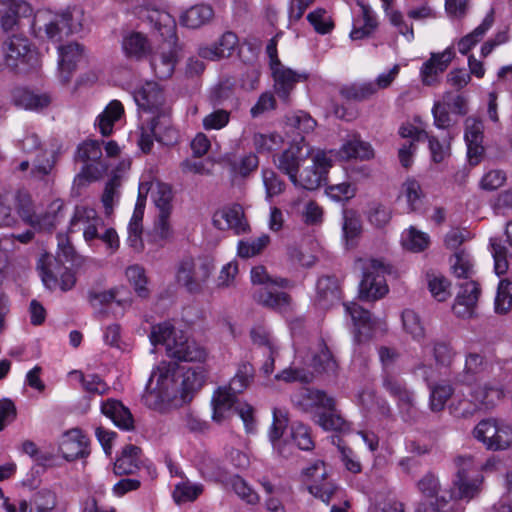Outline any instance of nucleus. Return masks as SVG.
Returning <instances> with one entry per match:
<instances>
[{
  "label": "nucleus",
  "instance_id": "obj_1",
  "mask_svg": "<svg viewBox=\"0 0 512 512\" xmlns=\"http://www.w3.org/2000/svg\"><path fill=\"white\" fill-rule=\"evenodd\" d=\"M206 379L203 367L181 373L176 363L161 362L152 372L143 401L150 409L167 412L191 401Z\"/></svg>",
  "mask_w": 512,
  "mask_h": 512
},
{
  "label": "nucleus",
  "instance_id": "obj_2",
  "mask_svg": "<svg viewBox=\"0 0 512 512\" xmlns=\"http://www.w3.org/2000/svg\"><path fill=\"white\" fill-rule=\"evenodd\" d=\"M152 345H164L168 357L185 362H204L207 352L196 341L189 339L182 330H176L169 322L152 326L150 333Z\"/></svg>",
  "mask_w": 512,
  "mask_h": 512
},
{
  "label": "nucleus",
  "instance_id": "obj_3",
  "mask_svg": "<svg viewBox=\"0 0 512 512\" xmlns=\"http://www.w3.org/2000/svg\"><path fill=\"white\" fill-rule=\"evenodd\" d=\"M251 281L253 284L266 285L254 293V299L260 305L278 310L285 311L291 303V297L281 291L270 288L269 285L286 288L289 287L290 281L286 278L273 279L262 265L255 266L251 270Z\"/></svg>",
  "mask_w": 512,
  "mask_h": 512
},
{
  "label": "nucleus",
  "instance_id": "obj_4",
  "mask_svg": "<svg viewBox=\"0 0 512 512\" xmlns=\"http://www.w3.org/2000/svg\"><path fill=\"white\" fill-rule=\"evenodd\" d=\"M356 268L360 269L363 278L359 285V297L366 301H375L382 298L388 292L385 283V275L390 272V267L379 259H358Z\"/></svg>",
  "mask_w": 512,
  "mask_h": 512
},
{
  "label": "nucleus",
  "instance_id": "obj_5",
  "mask_svg": "<svg viewBox=\"0 0 512 512\" xmlns=\"http://www.w3.org/2000/svg\"><path fill=\"white\" fill-rule=\"evenodd\" d=\"M76 159L83 163L81 171L73 182L74 186L78 188L100 179L109 167V164L102 158L101 143L96 140L81 143L77 148Z\"/></svg>",
  "mask_w": 512,
  "mask_h": 512
},
{
  "label": "nucleus",
  "instance_id": "obj_6",
  "mask_svg": "<svg viewBox=\"0 0 512 512\" xmlns=\"http://www.w3.org/2000/svg\"><path fill=\"white\" fill-rule=\"evenodd\" d=\"M134 100L142 113L161 121L167 129L170 125V107L166 105L162 88L156 82H146L134 92Z\"/></svg>",
  "mask_w": 512,
  "mask_h": 512
},
{
  "label": "nucleus",
  "instance_id": "obj_7",
  "mask_svg": "<svg viewBox=\"0 0 512 512\" xmlns=\"http://www.w3.org/2000/svg\"><path fill=\"white\" fill-rule=\"evenodd\" d=\"M30 195L22 190L0 193V227H14L20 218L25 224L31 222Z\"/></svg>",
  "mask_w": 512,
  "mask_h": 512
},
{
  "label": "nucleus",
  "instance_id": "obj_8",
  "mask_svg": "<svg viewBox=\"0 0 512 512\" xmlns=\"http://www.w3.org/2000/svg\"><path fill=\"white\" fill-rule=\"evenodd\" d=\"M213 270L210 261L204 258H185L177 268L176 280L190 293H199Z\"/></svg>",
  "mask_w": 512,
  "mask_h": 512
},
{
  "label": "nucleus",
  "instance_id": "obj_9",
  "mask_svg": "<svg viewBox=\"0 0 512 512\" xmlns=\"http://www.w3.org/2000/svg\"><path fill=\"white\" fill-rule=\"evenodd\" d=\"M473 434L489 450H505L512 445V426L496 419L480 421Z\"/></svg>",
  "mask_w": 512,
  "mask_h": 512
},
{
  "label": "nucleus",
  "instance_id": "obj_10",
  "mask_svg": "<svg viewBox=\"0 0 512 512\" xmlns=\"http://www.w3.org/2000/svg\"><path fill=\"white\" fill-rule=\"evenodd\" d=\"M304 475L311 480L308 491L322 502L329 504L333 498L342 493L340 488L328 480L325 465L322 461H316L304 470Z\"/></svg>",
  "mask_w": 512,
  "mask_h": 512
},
{
  "label": "nucleus",
  "instance_id": "obj_11",
  "mask_svg": "<svg viewBox=\"0 0 512 512\" xmlns=\"http://www.w3.org/2000/svg\"><path fill=\"white\" fill-rule=\"evenodd\" d=\"M311 149L306 145L304 137L293 143L274 160L277 168L288 175L292 183H296L297 174L302 163L310 156Z\"/></svg>",
  "mask_w": 512,
  "mask_h": 512
},
{
  "label": "nucleus",
  "instance_id": "obj_12",
  "mask_svg": "<svg viewBox=\"0 0 512 512\" xmlns=\"http://www.w3.org/2000/svg\"><path fill=\"white\" fill-rule=\"evenodd\" d=\"M32 27L38 37L53 42H60L65 36H68L61 14L49 9H41L36 12Z\"/></svg>",
  "mask_w": 512,
  "mask_h": 512
},
{
  "label": "nucleus",
  "instance_id": "obj_13",
  "mask_svg": "<svg viewBox=\"0 0 512 512\" xmlns=\"http://www.w3.org/2000/svg\"><path fill=\"white\" fill-rule=\"evenodd\" d=\"M270 69L275 94L282 102L289 104L291 93L295 89L296 84L306 80V76L286 67L279 59L272 61Z\"/></svg>",
  "mask_w": 512,
  "mask_h": 512
},
{
  "label": "nucleus",
  "instance_id": "obj_14",
  "mask_svg": "<svg viewBox=\"0 0 512 512\" xmlns=\"http://www.w3.org/2000/svg\"><path fill=\"white\" fill-rule=\"evenodd\" d=\"M505 385L497 378L479 381L471 389L470 396L483 410L495 408L505 398Z\"/></svg>",
  "mask_w": 512,
  "mask_h": 512
},
{
  "label": "nucleus",
  "instance_id": "obj_15",
  "mask_svg": "<svg viewBox=\"0 0 512 512\" xmlns=\"http://www.w3.org/2000/svg\"><path fill=\"white\" fill-rule=\"evenodd\" d=\"M506 240L492 237L489 240V250L494 260V271L498 276L507 273L512 263V219L505 227Z\"/></svg>",
  "mask_w": 512,
  "mask_h": 512
},
{
  "label": "nucleus",
  "instance_id": "obj_16",
  "mask_svg": "<svg viewBox=\"0 0 512 512\" xmlns=\"http://www.w3.org/2000/svg\"><path fill=\"white\" fill-rule=\"evenodd\" d=\"M312 162L311 167H307L299 175L297 174V181L293 183L295 186L315 190L321 185L325 174L331 167V159L324 151H317L312 157Z\"/></svg>",
  "mask_w": 512,
  "mask_h": 512
},
{
  "label": "nucleus",
  "instance_id": "obj_17",
  "mask_svg": "<svg viewBox=\"0 0 512 512\" xmlns=\"http://www.w3.org/2000/svg\"><path fill=\"white\" fill-rule=\"evenodd\" d=\"M103 226L102 219L93 208L77 206L70 220V232H83L84 239L90 242L98 237V228Z\"/></svg>",
  "mask_w": 512,
  "mask_h": 512
},
{
  "label": "nucleus",
  "instance_id": "obj_18",
  "mask_svg": "<svg viewBox=\"0 0 512 512\" xmlns=\"http://www.w3.org/2000/svg\"><path fill=\"white\" fill-rule=\"evenodd\" d=\"M455 57L453 48L448 47L439 53H431L420 69V78L425 86H434L439 83L440 75L448 68Z\"/></svg>",
  "mask_w": 512,
  "mask_h": 512
},
{
  "label": "nucleus",
  "instance_id": "obj_19",
  "mask_svg": "<svg viewBox=\"0 0 512 512\" xmlns=\"http://www.w3.org/2000/svg\"><path fill=\"white\" fill-rule=\"evenodd\" d=\"M30 218L27 222L32 229L36 231L51 232L64 217V202L61 199H55L47 207L43 214H37L34 208L32 198L30 197Z\"/></svg>",
  "mask_w": 512,
  "mask_h": 512
},
{
  "label": "nucleus",
  "instance_id": "obj_20",
  "mask_svg": "<svg viewBox=\"0 0 512 512\" xmlns=\"http://www.w3.org/2000/svg\"><path fill=\"white\" fill-rule=\"evenodd\" d=\"M213 225L219 230H234L236 234L245 233L248 223L240 204H230L217 210L213 215Z\"/></svg>",
  "mask_w": 512,
  "mask_h": 512
},
{
  "label": "nucleus",
  "instance_id": "obj_21",
  "mask_svg": "<svg viewBox=\"0 0 512 512\" xmlns=\"http://www.w3.org/2000/svg\"><path fill=\"white\" fill-rule=\"evenodd\" d=\"M481 290L477 282L467 280L459 285L453 312L461 318L471 317L476 309Z\"/></svg>",
  "mask_w": 512,
  "mask_h": 512
},
{
  "label": "nucleus",
  "instance_id": "obj_22",
  "mask_svg": "<svg viewBox=\"0 0 512 512\" xmlns=\"http://www.w3.org/2000/svg\"><path fill=\"white\" fill-rule=\"evenodd\" d=\"M293 403L304 412H311L314 409L332 408L334 398L323 390L312 388H301L292 396Z\"/></svg>",
  "mask_w": 512,
  "mask_h": 512
},
{
  "label": "nucleus",
  "instance_id": "obj_23",
  "mask_svg": "<svg viewBox=\"0 0 512 512\" xmlns=\"http://www.w3.org/2000/svg\"><path fill=\"white\" fill-rule=\"evenodd\" d=\"M238 45V37L235 33L227 31L211 45L200 46L198 55L202 59L218 61L232 55Z\"/></svg>",
  "mask_w": 512,
  "mask_h": 512
},
{
  "label": "nucleus",
  "instance_id": "obj_24",
  "mask_svg": "<svg viewBox=\"0 0 512 512\" xmlns=\"http://www.w3.org/2000/svg\"><path fill=\"white\" fill-rule=\"evenodd\" d=\"M89 440L80 429L66 432L60 443V451L67 461L84 458L89 454Z\"/></svg>",
  "mask_w": 512,
  "mask_h": 512
},
{
  "label": "nucleus",
  "instance_id": "obj_25",
  "mask_svg": "<svg viewBox=\"0 0 512 512\" xmlns=\"http://www.w3.org/2000/svg\"><path fill=\"white\" fill-rule=\"evenodd\" d=\"M346 313L351 317L354 325V337L357 342H363L372 336L374 322L368 310L363 309L357 303L344 304Z\"/></svg>",
  "mask_w": 512,
  "mask_h": 512
},
{
  "label": "nucleus",
  "instance_id": "obj_26",
  "mask_svg": "<svg viewBox=\"0 0 512 512\" xmlns=\"http://www.w3.org/2000/svg\"><path fill=\"white\" fill-rule=\"evenodd\" d=\"M59 52V75L63 83L69 82L76 63L83 55V47L76 42H71L58 47Z\"/></svg>",
  "mask_w": 512,
  "mask_h": 512
},
{
  "label": "nucleus",
  "instance_id": "obj_27",
  "mask_svg": "<svg viewBox=\"0 0 512 512\" xmlns=\"http://www.w3.org/2000/svg\"><path fill=\"white\" fill-rule=\"evenodd\" d=\"M176 64V51L171 43L160 47V50L151 58V68L159 79H168L172 76Z\"/></svg>",
  "mask_w": 512,
  "mask_h": 512
},
{
  "label": "nucleus",
  "instance_id": "obj_28",
  "mask_svg": "<svg viewBox=\"0 0 512 512\" xmlns=\"http://www.w3.org/2000/svg\"><path fill=\"white\" fill-rule=\"evenodd\" d=\"M5 59L9 67H17L19 63L28 62L33 53L30 50L29 41L20 36H13L5 42Z\"/></svg>",
  "mask_w": 512,
  "mask_h": 512
},
{
  "label": "nucleus",
  "instance_id": "obj_29",
  "mask_svg": "<svg viewBox=\"0 0 512 512\" xmlns=\"http://www.w3.org/2000/svg\"><path fill=\"white\" fill-rule=\"evenodd\" d=\"M483 476L480 474L475 477H465L453 479L450 488V496L455 500H464L466 502L478 497L482 490Z\"/></svg>",
  "mask_w": 512,
  "mask_h": 512
},
{
  "label": "nucleus",
  "instance_id": "obj_30",
  "mask_svg": "<svg viewBox=\"0 0 512 512\" xmlns=\"http://www.w3.org/2000/svg\"><path fill=\"white\" fill-rule=\"evenodd\" d=\"M101 412L121 429L132 430L134 428V419L130 410L118 400L108 399L103 402Z\"/></svg>",
  "mask_w": 512,
  "mask_h": 512
},
{
  "label": "nucleus",
  "instance_id": "obj_31",
  "mask_svg": "<svg viewBox=\"0 0 512 512\" xmlns=\"http://www.w3.org/2000/svg\"><path fill=\"white\" fill-rule=\"evenodd\" d=\"M316 304L327 309L340 300V289L338 280L335 277L324 276L318 279L316 284Z\"/></svg>",
  "mask_w": 512,
  "mask_h": 512
},
{
  "label": "nucleus",
  "instance_id": "obj_32",
  "mask_svg": "<svg viewBox=\"0 0 512 512\" xmlns=\"http://www.w3.org/2000/svg\"><path fill=\"white\" fill-rule=\"evenodd\" d=\"M122 49L128 58L142 60L151 53V44L146 35L133 31L123 37Z\"/></svg>",
  "mask_w": 512,
  "mask_h": 512
},
{
  "label": "nucleus",
  "instance_id": "obj_33",
  "mask_svg": "<svg viewBox=\"0 0 512 512\" xmlns=\"http://www.w3.org/2000/svg\"><path fill=\"white\" fill-rule=\"evenodd\" d=\"M64 267L56 257L48 253L42 254L37 263L42 282L50 290L58 287L59 275Z\"/></svg>",
  "mask_w": 512,
  "mask_h": 512
},
{
  "label": "nucleus",
  "instance_id": "obj_34",
  "mask_svg": "<svg viewBox=\"0 0 512 512\" xmlns=\"http://www.w3.org/2000/svg\"><path fill=\"white\" fill-rule=\"evenodd\" d=\"M29 5L23 0H0L1 26L4 31H12L18 24L20 14H26Z\"/></svg>",
  "mask_w": 512,
  "mask_h": 512
},
{
  "label": "nucleus",
  "instance_id": "obj_35",
  "mask_svg": "<svg viewBox=\"0 0 512 512\" xmlns=\"http://www.w3.org/2000/svg\"><path fill=\"white\" fill-rule=\"evenodd\" d=\"M357 5L361 9V19L354 22V27L350 33L352 40H360L369 37L377 28L378 22L376 16L370 6L362 1H357Z\"/></svg>",
  "mask_w": 512,
  "mask_h": 512
},
{
  "label": "nucleus",
  "instance_id": "obj_36",
  "mask_svg": "<svg viewBox=\"0 0 512 512\" xmlns=\"http://www.w3.org/2000/svg\"><path fill=\"white\" fill-rule=\"evenodd\" d=\"M144 122L148 123V128H141V134L138 140V144L143 152H149L153 146V141L156 139L159 142H165L164 135L173 133L171 124L167 129L161 125V121L156 118H146Z\"/></svg>",
  "mask_w": 512,
  "mask_h": 512
},
{
  "label": "nucleus",
  "instance_id": "obj_37",
  "mask_svg": "<svg viewBox=\"0 0 512 512\" xmlns=\"http://www.w3.org/2000/svg\"><path fill=\"white\" fill-rule=\"evenodd\" d=\"M384 389L398 401V405L402 409H409L413 406V395L406 388L404 382L398 377L386 373L383 376Z\"/></svg>",
  "mask_w": 512,
  "mask_h": 512
},
{
  "label": "nucleus",
  "instance_id": "obj_38",
  "mask_svg": "<svg viewBox=\"0 0 512 512\" xmlns=\"http://www.w3.org/2000/svg\"><path fill=\"white\" fill-rule=\"evenodd\" d=\"M315 422L326 431L346 432L350 429L349 423L342 417L336 408V401L332 408H324L315 415Z\"/></svg>",
  "mask_w": 512,
  "mask_h": 512
},
{
  "label": "nucleus",
  "instance_id": "obj_39",
  "mask_svg": "<svg viewBox=\"0 0 512 512\" xmlns=\"http://www.w3.org/2000/svg\"><path fill=\"white\" fill-rule=\"evenodd\" d=\"M141 449L135 445H127L123 448L121 456L114 463L116 475L133 474L139 468Z\"/></svg>",
  "mask_w": 512,
  "mask_h": 512
},
{
  "label": "nucleus",
  "instance_id": "obj_40",
  "mask_svg": "<svg viewBox=\"0 0 512 512\" xmlns=\"http://www.w3.org/2000/svg\"><path fill=\"white\" fill-rule=\"evenodd\" d=\"M13 102L27 110H39L47 107L51 98L48 94H37L25 88H18L13 93Z\"/></svg>",
  "mask_w": 512,
  "mask_h": 512
},
{
  "label": "nucleus",
  "instance_id": "obj_41",
  "mask_svg": "<svg viewBox=\"0 0 512 512\" xmlns=\"http://www.w3.org/2000/svg\"><path fill=\"white\" fill-rule=\"evenodd\" d=\"M312 366L318 373L335 375L338 363L328 346L320 341L317 350L313 353Z\"/></svg>",
  "mask_w": 512,
  "mask_h": 512
},
{
  "label": "nucleus",
  "instance_id": "obj_42",
  "mask_svg": "<svg viewBox=\"0 0 512 512\" xmlns=\"http://www.w3.org/2000/svg\"><path fill=\"white\" fill-rule=\"evenodd\" d=\"M494 23V12L491 10L483 19L482 23L477 26L471 33L462 37L458 42V50L461 54H467L477 43H479L486 32Z\"/></svg>",
  "mask_w": 512,
  "mask_h": 512
},
{
  "label": "nucleus",
  "instance_id": "obj_43",
  "mask_svg": "<svg viewBox=\"0 0 512 512\" xmlns=\"http://www.w3.org/2000/svg\"><path fill=\"white\" fill-rule=\"evenodd\" d=\"M339 156L344 160H369L374 157V151L369 143L354 137L341 146Z\"/></svg>",
  "mask_w": 512,
  "mask_h": 512
},
{
  "label": "nucleus",
  "instance_id": "obj_44",
  "mask_svg": "<svg viewBox=\"0 0 512 512\" xmlns=\"http://www.w3.org/2000/svg\"><path fill=\"white\" fill-rule=\"evenodd\" d=\"M485 357L477 352H469L465 357L463 372L454 378L456 384H469L473 377L486 367Z\"/></svg>",
  "mask_w": 512,
  "mask_h": 512
},
{
  "label": "nucleus",
  "instance_id": "obj_45",
  "mask_svg": "<svg viewBox=\"0 0 512 512\" xmlns=\"http://www.w3.org/2000/svg\"><path fill=\"white\" fill-rule=\"evenodd\" d=\"M214 12L211 6L200 4L188 9L181 15V24L185 27L196 29L208 23L213 18Z\"/></svg>",
  "mask_w": 512,
  "mask_h": 512
},
{
  "label": "nucleus",
  "instance_id": "obj_46",
  "mask_svg": "<svg viewBox=\"0 0 512 512\" xmlns=\"http://www.w3.org/2000/svg\"><path fill=\"white\" fill-rule=\"evenodd\" d=\"M236 393H233L229 387H220L215 392L212 398L213 405V419L220 423L225 418V413L228 412L234 405Z\"/></svg>",
  "mask_w": 512,
  "mask_h": 512
},
{
  "label": "nucleus",
  "instance_id": "obj_47",
  "mask_svg": "<svg viewBox=\"0 0 512 512\" xmlns=\"http://www.w3.org/2000/svg\"><path fill=\"white\" fill-rule=\"evenodd\" d=\"M124 112L123 105L118 100L111 101L105 110L97 118V126L103 136H109L113 131V126Z\"/></svg>",
  "mask_w": 512,
  "mask_h": 512
},
{
  "label": "nucleus",
  "instance_id": "obj_48",
  "mask_svg": "<svg viewBox=\"0 0 512 512\" xmlns=\"http://www.w3.org/2000/svg\"><path fill=\"white\" fill-rule=\"evenodd\" d=\"M60 14L61 17H63L64 25L67 29V35L82 31L87 24L88 19L83 7L80 5L68 6Z\"/></svg>",
  "mask_w": 512,
  "mask_h": 512
},
{
  "label": "nucleus",
  "instance_id": "obj_49",
  "mask_svg": "<svg viewBox=\"0 0 512 512\" xmlns=\"http://www.w3.org/2000/svg\"><path fill=\"white\" fill-rule=\"evenodd\" d=\"M430 388V409L433 412H440L444 409L448 399L453 395L454 388L451 384L441 382L436 385H429Z\"/></svg>",
  "mask_w": 512,
  "mask_h": 512
},
{
  "label": "nucleus",
  "instance_id": "obj_50",
  "mask_svg": "<svg viewBox=\"0 0 512 512\" xmlns=\"http://www.w3.org/2000/svg\"><path fill=\"white\" fill-rule=\"evenodd\" d=\"M70 375L77 379L89 394L104 395L109 390L108 385L96 374L84 375L81 371L74 370Z\"/></svg>",
  "mask_w": 512,
  "mask_h": 512
},
{
  "label": "nucleus",
  "instance_id": "obj_51",
  "mask_svg": "<svg viewBox=\"0 0 512 512\" xmlns=\"http://www.w3.org/2000/svg\"><path fill=\"white\" fill-rule=\"evenodd\" d=\"M377 93L374 82L355 83L345 86L340 94L347 100L364 101L370 99Z\"/></svg>",
  "mask_w": 512,
  "mask_h": 512
},
{
  "label": "nucleus",
  "instance_id": "obj_52",
  "mask_svg": "<svg viewBox=\"0 0 512 512\" xmlns=\"http://www.w3.org/2000/svg\"><path fill=\"white\" fill-rule=\"evenodd\" d=\"M151 198L158 212H171L173 193L170 185L156 183L151 187Z\"/></svg>",
  "mask_w": 512,
  "mask_h": 512
},
{
  "label": "nucleus",
  "instance_id": "obj_53",
  "mask_svg": "<svg viewBox=\"0 0 512 512\" xmlns=\"http://www.w3.org/2000/svg\"><path fill=\"white\" fill-rule=\"evenodd\" d=\"M254 376L253 366L249 363H242L238 366L235 376L229 382V389L233 393L240 394L250 385Z\"/></svg>",
  "mask_w": 512,
  "mask_h": 512
},
{
  "label": "nucleus",
  "instance_id": "obj_54",
  "mask_svg": "<svg viewBox=\"0 0 512 512\" xmlns=\"http://www.w3.org/2000/svg\"><path fill=\"white\" fill-rule=\"evenodd\" d=\"M286 125L290 130L302 134L313 131L316 121L308 113L300 110L286 116Z\"/></svg>",
  "mask_w": 512,
  "mask_h": 512
},
{
  "label": "nucleus",
  "instance_id": "obj_55",
  "mask_svg": "<svg viewBox=\"0 0 512 512\" xmlns=\"http://www.w3.org/2000/svg\"><path fill=\"white\" fill-rule=\"evenodd\" d=\"M402 245L410 251L420 252L428 247L429 236L414 227H410L402 234Z\"/></svg>",
  "mask_w": 512,
  "mask_h": 512
},
{
  "label": "nucleus",
  "instance_id": "obj_56",
  "mask_svg": "<svg viewBox=\"0 0 512 512\" xmlns=\"http://www.w3.org/2000/svg\"><path fill=\"white\" fill-rule=\"evenodd\" d=\"M148 19L154 24L162 37L171 38L174 36L175 21L167 12L153 10L148 15Z\"/></svg>",
  "mask_w": 512,
  "mask_h": 512
},
{
  "label": "nucleus",
  "instance_id": "obj_57",
  "mask_svg": "<svg viewBox=\"0 0 512 512\" xmlns=\"http://www.w3.org/2000/svg\"><path fill=\"white\" fill-rule=\"evenodd\" d=\"M512 307V281L503 279L499 282L495 297V312L506 314Z\"/></svg>",
  "mask_w": 512,
  "mask_h": 512
},
{
  "label": "nucleus",
  "instance_id": "obj_58",
  "mask_svg": "<svg viewBox=\"0 0 512 512\" xmlns=\"http://www.w3.org/2000/svg\"><path fill=\"white\" fill-rule=\"evenodd\" d=\"M342 230L347 243L360 235L362 231L361 220L354 210L348 209L343 211Z\"/></svg>",
  "mask_w": 512,
  "mask_h": 512
},
{
  "label": "nucleus",
  "instance_id": "obj_59",
  "mask_svg": "<svg viewBox=\"0 0 512 512\" xmlns=\"http://www.w3.org/2000/svg\"><path fill=\"white\" fill-rule=\"evenodd\" d=\"M125 274L137 295L141 298H146L149 295V290L146 287L147 278L144 268L139 265H132L126 269Z\"/></svg>",
  "mask_w": 512,
  "mask_h": 512
},
{
  "label": "nucleus",
  "instance_id": "obj_60",
  "mask_svg": "<svg viewBox=\"0 0 512 512\" xmlns=\"http://www.w3.org/2000/svg\"><path fill=\"white\" fill-rule=\"evenodd\" d=\"M262 181L265 187L267 199L280 195L286 188L285 182L273 169L262 170Z\"/></svg>",
  "mask_w": 512,
  "mask_h": 512
},
{
  "label": "nucleus",
  "instance_id": "obj_61",
  "mask_svg": "<svg viewBox=\"0 0 512 512\" xmlns=\"http://www.w3.org/2000/svg\"><path fill=\"white\" fill-rule=\"evenodd\" d=\"M203 492L201 484L183 481L175 486L173 498L176 503L194 501Z\"/></svg>",
  "mask_w": 512,
  "mask_h": 512
},
{
  "label": "nucleus",
  "instance_id": "obj_62",
  "mask_svg": "<svg viewBox=\"0 0 512 512\" xmlns=\"http://www.w3.org/2000/svg\"><path fill=\"white\" fill-rule=\"evenodd\" d=\"M270 237L266 234L261 235L257 239L249 241H240L238 243V255L241 258H250L260 254L269 244Z\"/></svg>",
  "mask_w": 512,
  "mask_h": 512
},
{
  "label": "nucleus",
  "instance_id": "obj_63",
  "mask_svg": "<svg viewBox=\"0 0 512 512\" xmlns=\"http://www.w3.org/2000/svg\"><path fill=\"white\" fill-rule=\"evenodd\" d=\"M451 262V268L456 277L464 279L471 277L473 273V265L469 254L464 250L457 251Z\"/></svg>",
  "mask_w": 512,
  "mask_h": 512
},
{
  "label": "nucleus",
  "instance_id": "obj_64",
  "mask_svg": "<svg viewBox=\"0 0 512 512\" xmlns=\"http://www.w3.org/2000/svg\"><path fill=\"white\" fill-rule=\"evenodd\" d=\"M428 288L432 296L439 302L451 296L450 282L441 275H428Z\"/></svg>",
  "mask_w": 512,
  "mask_h": 512
}]
</instances>
